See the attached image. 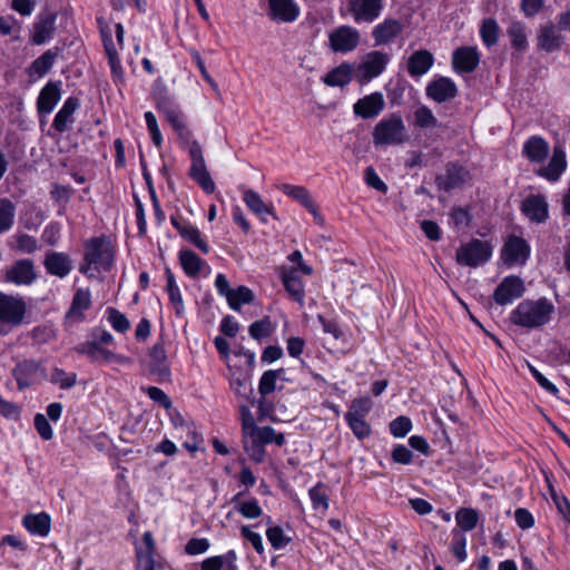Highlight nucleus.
I'll list each match as a JSON object with an SVG mask.
<instances>
[{"label":"nucleus","instance_id":"obj_1","mask_svg":"<svg viewBox=\"0 0 570 570\" xmlns=\"http://www.w3.org/2000/svg\"><path fill=\"white\" fill-rule=\"evenodd\" d=\"M554 311V305L547 297L524 299L511 312L510 320L517 326L532 330L550 323Z\"/></svg>","mask_w":570,"mask_h":570},{"label":"nucleus","instance_id":"obj_10","mask_svg":"<svg viewBox=\"0 0 570 570\" xmlns=\"http://www.w3.org/2000/svg\"><path fill=\"white\" fill-rule=\"evenodd\" d=\"M520 212L531 223L544 224L549 219V203L543 194H530L520 205Z\"/></svg>","mask_w":570,"mask_h":570},{"label":"nucleus","instance_id":"obj_51","mask_svg":"<svg viewBox=\"0 0 570 570\" xmlns=\"http://www.w3.org/2000/svg\"><path fill=\"white\" fill-rule=\"evenodd\" d=\"M450 550L459 562H463L466 560V537L461 530H452V541Z\"/></svg>","mask_w":570,"mask_h":570},{"label":"nucleus","instance_id":"obj_2","mask_svg":"<svg viewBox=\"0 0 570 570\" xmlns=\"http://www.w3.org/2000/svg\"><path fill=\"white\" fill-rule=\"evenodd\" d=\"M112 265L114 250L107 237H91L85 243L83 262L79 266L81 274L109 272Z\"/></svg>","mask_w":570,"mask_h":570},{"label":"nucleus","instance_id":"obj_44","mask_svg":"<svg viewBox=\"0 0 570 570\" xmlns=\"http://www.w3.org/2000/svg\"><path fill=\"white\" fill-rule=\"evenodd\" d=\"M507 33L511 40L512 47L517 51H525L528 48V39L525 33V26L523 22L512 21L507 29Z\"/></svg>","mask_w":570,"mask_h":570},{"label":"nucleus","instance_id":"obj_33","mask_svg":"<svg viewBox=\"0 0 570 570\" xmlns=\"http://www.w3.org/2000/svg\"><path fill=\"white\" fill-rule=\"evenodd\" d=\"M237 553L228 550L225 554L206 558L200 563V570H239L237 566Z\"/></svg>","mask_w":570,"mask_h":570},{"label":"nucleus","instance_id":"obj_30","mask_svg":"<svg viewBox=\"0 0 570 570\" xmlns=\"http://www.w3.org/2000/svg\"><path fill=\"white\" fill-rule=\"evenodd\" d=\"M433 63V55L426 49H421L409 57L406 69L412 78H420L432 68Z\"/></svg>","mask_w":570,"mask_h":570},{"label":"nucleus","instance_id":"obj_61","mask_svg":"<svg viewBox=\"0 0 570 570\" xmlns=\"http://www.w3.org/2000/svg\"><path fill=\"white\" fill-rule=\"evenodd\" d=\"M16 248L26 254H32L38 249L37 239L28 234H19L16 236Z\"/></svg>","mask_w":570,"mask_h":570},{"label":"nucleus","instance_id":"obj_34","mask_svg":"<svg viewBox=\"0 0 570 570\" xmlns=\"http://www.w3.org/2000/svg\"><path fill=\"white\" fill-rule=\"evenodd\" d=\"M281 372L282 370H268L262 375L259 380L258 391L259 394L262 395V399L256 401V403L259 409L261 417L269 415V409L265 404L264 396H266L267 394L272 393L275 390L276 380Z\"/></svg>","mask_w":570,"mask_h":570},{"label":"nucleus","instance_id":"obj_8","mask_svg":"<svg viewBox=\"0 0 570 570\" xmlns=\"http://www.w3.org/2000/svg\"><path fill=\"white\" fill-rule=\"evenodd\" d=\"M27 313V304L20 296L0 292V322L12 327L20 326Z\"/></svg>","mask_w":570,"mask_h":570},{"label":"nucleus","instance_id":"obj_16","mask_svg":"<svg viewBox=\"0 0 570 570\" xmlns=\"http://www.w3.org/2000/svg\"><path fill=\"white\" fill-rule=\"evenodd\" d=\"M385 107V100L382 92L375 91L360 98L353 105V112L362 119H373L377 117Z\"/></svg>","mask_w":570,"mask_h":570},{"label":"nucleus","instance_id":"obj_3","mask_svg":"<svg viewBox=\"0 0 570 570\" xmlns=\"http://www.w3.org/2000/svg\"><path fill=\"white\" fill-rule=\"evenodd\" d=\"M373 144L380 146H397L407 140L406 128L399 114L382 118L373 128Z\"/></svg>","mask_w":570,"mask_h":570},{"label":"nucleus","instance_id":"obj_5","mask_svg":"<svg viewBox=\"0 0 570 570\" xmlns=\"http://www.w3.org/2000/svg\"><path fill=\"white\" fill-rule=\"evenodd\" d=\"M384 0H347L338 9L341 17H352L356 23H372L382 13Z\"/></svg>","mask_w":570,"mask_h":570},{"label":"nucleus","instance_id":"obj_31","mask_svg":"<svg viewBox=\"0 0 570 570\" xmlns=\"http://www.w3.org/2000/svg\"><path fill=\"white\" fill-rule=\"evenodd\" d=\"M549 154V144L541 136H531L523 145L522 155L531 163H543Z\"/></svg>","mask_w":570,"mask_h":570},{"label":"nucleus","instance_id":"obj_22","mask_svg":"<svg viewBox=\"0 0 570 570\" xmlns=\"http://www.w3.org/2000/svg\"><path fill=\"white\" fill-rule=\"evenodd\" d=\"M480 62V53L476 47H460L453 51L452 65L458 72H472Z\"/></svg>","mask_w":570,"mask_h":570},{"label":"nucleus","instance_id":"obj_15","mask_svg":"<svg viewBox=\"0 0 570 570\" xmlns=\"http://www.w3.org/2000/svg\"><path fill=\"white\" fill-rule=\"evenodd\" d=\"M57 12L45 10L37 17L33 23L31 41L35 45H43L50 41L56 31Z\"/></svg>","mask_w":570,"mask_h":570},{"label":"nucleus","instance_id":"obj_49","mask_svg":"<svg viewBox=\"0 0 570 570\" xmlns=\"http://www.w3.org/2000/svg\"><path fill=\"white\" fill-rule=\"evenodd\" d=\"M239 413L242 419L243 443L245 450L248 451V435H250L252 432H255L257 426L248 405H239Z\"/></svg>","mask_w":570,"mask_h":570},{"label":"nucleus","instance_id":"obj_25","mask_svg":"<svg viewBox=\"0 0 570 570\" xmlns=\"http://www.w3.org/2000/svg\"><path fill=\"white\" fill-rule=\"evenodd\" d=\"M403 31V24L399 19H385L372 30V38L375 46H383L392 42Z\"/></svg>","mask_w":570,"mask_h":570},{"label":"nucleus","instance_id":"obj_6","mask_svg":"<svg viewBox=\"0 0 570 570\" xmlns=\"http://www.w3.org/2000/svg\"><path fill=\"white\" fill-rule=\"evenodd\" d=\"M491 255L492 247L488 242L472 239L458 248L455 259L461 266L478 267L487 263Z\"/></svg>","mask_w":570,"mask_h":570},{"label":"nucleus","instance_id":"obj_64","mask_svg":"<svg viewBox=\"0 0 570 570\" xmlns=\"http://www.w3.org/2000/svg\"><path fill=\"white\" fill-rule=\"evenodd\" d=\"M137 570H155L156 562L154 553L145 552L141 548L136 549Z\"/></svg>","mask_w":570,"mask_h":570},{"label":"nucleus","instance_id":"obj_37","mask_svg":"<svg viewBox=\"0 0 570 570\" xmlns=\"http://www.w3.org/2000/svg\"><path fill=\"white\" fill-rule=\"evenodd\" d=\"M22 524L31 534L46 537L50 531L51 519L46 512L27 514L22 519Z\"/></svg>","mask_w":570,"mask_h":570},{"label":"nucleus","instance_id":"obj_48","mask_svg":"<svg viewBox=\"0 0 570 570\" xmlns=\"http://www.w3.org/2000/svg\"><path fill=\"white\" fill-rule=\"evenodd\" d=\"M16 206L8 198L0 199V234L9 230L14 222Z\"/></svg>","mask_w":570,"mask_h":570},{"label":"nucleus","instance_id":"obj_21","mask_svg":"<svg viewBox=\"0 0 570 570\" xmlns=\"http://www.w3.org/2000/svg\"><path fill=\"white\" fill-rule=\"evenodd\" d=\"M91 306V295L89 289L78 288L73 294L71 305L66 313V324L80 323L85 321L83 312Z\"/></svg>","mask_w":570,"mask_h":570},{"label":"nucleus","instance_id":"obj_13","mask_svg":"<svg viewBox=\"0 0 570 570\" xmlns=\"http://www.w3.org/2000/svg\"><path fill=\"white\" fill-rule=\"evenodd\" d=\"M425 94L428 98L438 104H442L458 96V87L451 78L439 76L428 83Z\"/></svg>","mask_w":570,"mask_h":570},{"label":"nucleus","instance_id":"obj_57","mask_svg":"<svg viewBox=\"0 0 570 570\" xmlns=\"http://www.w3.org/2000/svg\"><path fill=\"white\" fill-rule=\"evenodd\" d=\"M412 429L410 417L400 415L390 423V433L394 438H404Z\"/></svg>","mask_w":570,"mask_h":570},{"label":"nucleus","instance_id":"obj_55","mask_svg":"<svg viewBox=\"0 0 570 570\" xmlns=\"http://www.w3.org/2000/svg\"><path fill=\"white\" fill-rule=\"evenodd\" d=\"M249 335L255 340H261L263 337H268L272 335L274 331V326L271 321L265 317L261 321H256L249 326Z\"/></svg>","mask_w":570,"mask_h":570},{"label":"nucleus","instance_id":"obj_24","mask_svg":"<svg viewBox=\"0 0 570 570\" xmlns=\"http://www.w3.org/2000/svg\"><path fill=\"white\" fill-rule=\"evenodd\" d=\"M79 107L80 99L78 97H68L55 116L52 121L53 129L60 134L67 131L75 122V112Z\"/></svg>","mask_w":570,"mask_h":570},{"label":"nucleus","instance_id":"obj_43","mask_svg":"<svg viewBox=\"0 0 570 570\" xmlns=\"http://www.w3.org/2000/svg\"><path fill=\"white\" fill-rule=\"evenodd\" d=\"M255 299L254 292L244 285L233 288L229 296L226 298L228 306L236 312L240 311L242 305L250 304Z\"/></svg>","mask_w":570,"mask_h":570},{"label":"nucleus","instance_id":"obj_42","mask_svg":"<svg viewBox=\"0 0 570 570\" xmlns=\"http://www.w3.org/2000/svg\"><path fill=\"white\" fill-rule=\"evenodd\" d=\"M243 200L247 207L263 222L267 220V216L273 215L272 208L264 203L258 193L253 189L244 191Z\"/></svg>","mask_w":570,"mask_h":570},{"label":"nucleus","instance_id":"obj_28","mask_svg":"<svg viewBox=\"0 0 570 570\" xmlns=\"http://www.w3.org/2000/svg\"><path fill=\"white\" fill-rule=\"evenodd\" d=\"M567 169L566 153L561 147H554L552 157L547 166L541 167L537 174L547 180L554 183L558 181L561 175Z\"/></svg>","mask_w":570,"mask_h":570},{"label":"nucleus","instance_id":"obj_11","mask_svg":"<svg viewBox=\"0 0 570 570\" xmlns=\"http://www.w3.org/2000/svg\"><path fill=\"white\" fill-rule=\"evenodd\" d=\"M471 180L470 171L455 163H449L445 166L444 174L435 177V184L440 190L450 191L462 187Z\"/></svg>","mask_w":570,"mask_h":570},{"label":"nucleus","instance_id":"obj_19","mask_svg":"<svg viewBox=\"0 0 570 570\" xmlns=\"http://www.w3.org/2000/svg\"><path fill=\"white\" fill-rule=\"evenodd\" d=\"M43 266L48 274L65 278L73 268L72 259L63 252L50 250L45 255Z\"/></svg>","mask_w":570,"mask_h":570},{"label":"nucleus","instance_id":"obj_35","mask_svg":"<svg viewBox=\"0 0 570 570\" xmlns=\"http://www.w3.org/2000/svg\"><path fill=\"white\" fill-rule=\"evenodd\" d=\"M80 355H86L91 362H111L117 355L110 350L95 343H80L75 347Z\"/></svg>","mask_w":570,"mask_h":570},{"label":"nucleus","instance_id":"obj_38","mask_svg":"<svg viewBox=\"0 0 570 570\" xmlns=\"http://www.w3.org/2000/svg\"><path fill=\"white\" fill-rule=\"evenodd\" d=\"M353 70L352 65L341 63L328 71L322 80L330 87H344L351 82L353 78Z\"/></svg>","mask_w":570,"mask_h":570},{"label":"nucleus","instance_id":"obj_17","mask_svg":"<svg viewBox=\"0 0 570 570\" xmlns=\"http://www.w3.org/2000/svg\"><path fill=\"white\" fill-rule=\"evenodd\" d=\"M149 357L150 373L157 377L158 382L169 381L171 372L169 363L167 361V354L163 341H159L154 344V346L149 351Z\"/></svg>","mask_w":570,"mask_h":570},{"label":"nucleus","instance_id":"obj_20","mask_svg":"<svg viewBox=\"0 0 570 570\" xmlns=\"http://www.w3.org/2000/svg\"><path fill=\"white\" fill-rule=\"evenodd\" d=\"M530 254L527 242L518 236H511L502 249V259L508 265L524 264Z\"/></svg>","mask_w":570,"mask_h":570},{"label":"nucleus","instance_id":"obj_9","mask_svg":"<svg viewBox=\"0 0 570 570\" xmlns=\"http://www.w3.org/2000/svg\"><path fill=\"white\" fill-rule=\"evenodd\" d=\"M360 41V31L347 24L335 28L328 36L330 48L340 53L352 52L358 47Z\"/></svg>","mask_w":570,"mask_h":570},{"label":"nucleus","instance_id":"obj_63","mask_svg":"<svg viewBox=\"0 0 570 570\" xmlns=\"http://www.w3.org/2000/svg\"><path fill=\"white\" fill-rule=\"evenodd\" d=\"M60 224L50 223L48 224L41 235V239L49 246H55L60 239Z\"/></svg>","mask_w":570,"mask_h":570},{"label":"nucleus","instance_id":"obj_59","mask_svg":"<svg viewBox=\"0 0 570 570\" xmlns=\"http://www.w3.org/2000/svg\"><path fill=\"white\" fill-rule=\"evenodd\" d=\"M210 542L207 538H191L185 546V552L197 556L208 551Z\"/></svg>","mask_w":570,"mask_h":570},{"label":"nucleus","instance_id":"obj_41","mask_svg":"<svg viewBox=\"0 0 570 570\" xmlns=\"http://www.w3.org/2000/svg\"><path fill=\"white\" fill-rule=\"evenodd\" d=\"M61 49L59 47H53L48 49L45 53L38 57L32 61L30 66V76L42 77L52 68L57 57L59 56Z\"/></svg>","mask_w":570,"mask_h":570},{"label":"nucleus","instance_id":"obj_56","mask_svg":"<svg viewBox=\"0 0 570 570\" xmlns=\"http://www.w3.org/2000/svg\"><path fill=\"white\" fill-rule=\"evenodd\" d=\"M373 406V402L368 396L357 397L352 401L350 410L346 414H352V416L356 417H365V415L371 411Z\"/></svg>","mask_w":570,"mask_h":570},{"label":"nucleus","instance_id":"obj_27","mask_svg":"<svg viewBox=\"0 0 570 570\" xmlns=\"http://www.w3.org/2000/svg\"><path fill=\"white\" fill-rule=\"evenodd\" d=\"M170 222L183 238H185L186 240L191 243L194 246H196L202 253H204V254L209 253V246L202 238L200 232L197 227H195L187 220L179 218V217L171 216Z\"/></svg>","mask_w":570,"mask_h":570},{"label":"nucleus","instance_id":"obj_58","mask_svg":"<svg viewBox=\"0 0 570 570\" xmlns=\"http://www.w3.org/2000/svg\"><path fill=\"white\" fill-rule=\"evenodd\" d=\"M309 498L315 509L327 510L328 497L325 488L322 484H317L309 490Z\"/></svg>","mask_w":570,"mask_h":570},{"label":"nucleus","instance_id":"obj_18","mask_svg":"<svg viewBox=\"0 0 570 570\" xmlns=\"http://www.w3.org/2000/svg\"><path fill=\"white\" fill-rule=\"evenodd\" d=\"M564 37L556 24L549 22L540 26L537 33V47L544 52H554L561 49Z\"/></svg>","mask_w":570,"mask_h":570},{"label":"nucleus","instance_id":"obj_53","mask_svg":"<svg viewBox=\"0 0 570 570\" xmlns=\"http://www.w3.org/2000/svg\"><path fill=\"white\" fill-rule=\"evenodd\" d=\"M345 421L353 434L358 439L363 440L371 434V426L364 420V417L352 416V414H345Z\"/></svg>","mask_w":570,"mask_h":570},{"label":"nucleus","instance_id":"obj_12","mask_svg":"<svg viewBox=\"0 0 570 570\" xmlns=\"http://www.w3.org/2000/svg\"><path fill=\"white\" fill-rule=\"evenodd\" d=\"M38 278L35 264L29 258L18 259L4 271V281L14 285H31Z\"/></svg>","mask_w":570,"mask_h":570},{"label":"nucleus","instance_id":"obj_36","mask_svg":"<svg viewBox=\"0 0 570 570\" xmlns=\"http://www.w3.org/2000/svg\"><path fill=\"white\" fill-rule=\"evenodd\" d=\"M189 177L195 180L206 194L215 191V183L207 171L205 159L191 161Z\"/></svg>","mask_w":570,"mask_h":570},{"label":"nucleus","instance_id":"obj_32","mask_svg":"<svg viewBox=\"0 0 570 570\" xmlns=\"http://www.w3.org/2000/svg\"><path fill=\"white\" fill-rule=\"evenodd\" d=\"M287 196L292 197L304 208H306L314 217L315 222L320 225L324 223L323 216L320 214L308 190L302 186L287 185Z\"/></svg>","mask_w":570,"mask_h":570},{"label":"nucleus","instance_id":"obj_47","mask_svg":"<svg viewBox=\"0 0 570 570\" xmlns=\"http://www.w3.org/2000/svg\"><path fill=\"white\" fill-rule=\"evenodd\" d=\"M244 492H238L232 499V502L237 503L235 508L244 518L246 519H256L262 515V509L256 499H252L248 501L239 502L240 497Z\"/></svg>","mask_w":570,"mask_h":570},{"label":"nucleus","instance_id":"obj_29","mask_svg":"<svg viewBox=\"0 0 570 570\" xmlns=\"http://www.w3.org/2000/svg\"><path fill=\"white\" fill-rule=\"evenodd\" d=\"M157 109L166 117L167 121L171 125L174 130H177L186 125L185 116L178 104L173 98L167 96H159L157 98Z\"/></svg>","mask_w":570,"mask_h":570},{"label":"nucleus","instance_id":"obj_14","mask_svg":"<svg viewBox=\"0 0 570 570\" xmlns=\"http://www.w3.org/2000/svg\"><path fill=\"white\" fill-rule=\"evenodd\" d=\"M523 281L518 276H507L493 293V299L499 305H507L521 297L524 293Z\"/></svg>","mask_w":570,"mask_h":570},{"label":"nucleus","instance_id":"obj_26","mask_svg":"<svg viewBox=\"0 0 570 570\" xmlns=\"http://www.w3.org/2000/svg\"><path fill=\"white\" fill-rule=\"evenodd\" d=\"M61 82L49 81L41 90L37 99V110L40 115H49L61 98Z\"/></svg>","mask_w":570,"mask_h":570},{"label":"nucleus","instance_id":"obj_52","mask_svg":"<svg viewBox=\"0 0 570 570\" xmlns=\"http://www.w3.org/2000/svg\"><path fill=\"white\" fill-rule=\"evenodd\" d=\"M107 320L111 327L118 333H126L130 328V322L127 316L115 307H107Z\"/></svg>","mask_w":570,"mask_h":570},{"label":"nucleus","instance_id":"obj_62","mask_svg":"<svg viewBox=\"0 0 570 570\" xmlns=\"http://www.w3.org/2000/svg\"><path fill=\"white\" fill-rule=\"evenodd\" d=\"M267 16L275 22H284L285 0H268Z\"/></svg>","mask_w":570,"mask_h":570},{"label":"nucleus","instance_id":"obj_45","mask_svg":"<svg viewBox=\"0 0 570 570\" xmlns=\"http://www.w3.org/2000/svg\"><path fill=\"white\" fill-rule=\"evenodd\" d=\"M455 521L459 527L458 530L465 534V532L472 531L476 527L479 513L472 508H461L455 513Z\"/></svg>","mask_w":570,"mask_h":570},{"label":"nucleus","instance_id":"obj_39","mask_svg":"<svg viewBox=\"0 0 570 570\" xmlns=\"http://www.w3.org/2000/svg\"><path fill=\"white\" fill-rule=\"evenodd\" d=\"M178 258L184 273L190 278L198 277L203 266L206 264L205 261L190 249H181Z\"/></svg>","mask_w":570,"mask_h":570},{"label":"nucleus","instance_id":"obj_60","mask_svg":"<svg viewBox=\"0 0 570 570\" xmlns=\"http://www.w3.org/2000/svg\"><path fill=\"white\" fill-rule=\"evenodd\" d=\"M33 424L42 440L49 441L53 438V430L43 414L37 413L33 419Z\"/></svg>","mask_w":570,"mask_h":570},{"label":"nucleus","instance_id":"obj_7","mask_svg":"<svg viewBox=\"0 0 570 570\" xmlns=\"http://www.w3.org/2000/svg\"><path fill=\"white\" fill-rule=\"evenodd\" d=\"M389 62V53L379 50L371 51L364 56L355 68V79L361 85H365L382 75Z\"/></svg>","mask_w":570,"mask_h":570},{"label":"nucleus","instance_id":"obj_40","mask_svg":"<svg viewBox=\"0 0 570 570\" xmlns=\"http://www.w3.org/2000/svg\"><path fill=\"white\" fill-rule=\"evenodd\" d=\"M165 277H166V291L169 296V301L174 306L175 314L177 316H183L185 313V306L180 289L176 283L175 275L169 267L165 268Z\"/></svg>","mask_w":570,"mask_h":570},{"label":"nucleus","instance_id":"obj_54","mask_svg":"<svg viewBox=\"0 0 570 570\" xmlns=\"http://www.w3.org/2000/svg\"><path fill=\"white\" fill-rule=\"evenodd\" d=\"M51 382L58 384L62 390H68L76 385L77 374L67 373L65 370L56 367L52 373Z\"/></svg>","mask_w":570,"mask_h":570},{"label":"nucleus","instance_id":"obj_4","mask_svg":"<svg viewBox=\"0 0 570 570\" xmlns=\"http://www.w3.org/2000/svg\"><path fill=\"white\" fill-rule=\"evenodd\" d=\"M287 262L289 263V266H287V295L303 307L305 292L301 275L309 276L313 273V268L304 262L298 249H295L287 256Z\"/></svg>","mask_w":570,"mask_h":570},{"label":"nucleus","instance_id":"obj_23","mask_svg":"<svg viewBox=\"0 0 570 570\" xmlns=\"http://www.w3.org/2000/svg\"><path fill=\"white\" fill-rule=\"evenodd\" d=\"M41 370V364L35 360H22L12 368L18 390L23 391L35 383L37 373Z\"/></svg>","mask_w":570,"mask_h":570},{"label":"nucleus","instance_id":"obj_50","mask_svg":"<svg viewBox=\"0 0 570 570\" xmlns=\"http://www.w3.org/2000/svg\"><path fill=\"white\" fill-rule=\"evenodd\" d=\"M439 120L433 115L432 110L426 106H420L414 111V126L426 129L438 127Z\"/></svg>","mask_w":570,"mask_h":570},{"label":"nucleus","instance_id":"obj_46","mask_svg":"<svg viewBox=\"0 0 570 570\" xmlns=\"http://www.w3.org/2000/svg\"><path fill=\"white\" fill-rule=\"evenodd\" d=\"M500 27L495 19L487 18L480 27V37L487 47L494 46L499 40Z\"/></svg>","mask_w":570,"mask_h":570}]
</instances>
